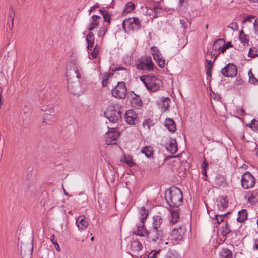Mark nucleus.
<instances>
[{"label": "nucleus", "instance_id": "1", "mask_svg": "<svg viewBox=\"0 0 258 258\" xmlns=\"http://www.w3.org/2000/svg\"><path fill=\"white\" fill-rule=\"evenodd\" d=\"M82 74V68L79 66H74L67 69L66 75L67 78V88L68 91L74 95H79L81 92L79 79Z\"/></svg>", "mask_w": 258, "mask_h": 258}, {"label": "nucleus", "instance_id": "2", "mask_svg": "<svg viewBox=\"0 0 258 258\" xmlns=\"http://www.w3.org/2000/svg\"><path fill=\"white\" fill-rule=\"evenodd\" d=\"M168 204L171 207H178L183 202V195L180 189L178 187L171 188L165 196Z\"/></svg>", "mask_w": 258, "mask_h": 258}, {"label": "nucleus", "instance_id": "3", "mask_svg": "<svg viewBox=\"0 0 258 258\" xmlns=\"http://www.w3.org/2000/svg\"><path fill=\"white\" fill-rule=\"evenodd\" d=\"M140 79L145 84L147 90L152 92L159 90L162 84L161 80L154 75H142L140 77Z\"/></svg>", "mask_w": 258, "mask_h": 258}, {"label": "nucleus", "instance_id": "4", "mask_svg": "<svg viewBox=\"0 0 258 258\" xmlns=\"http://www.w3.org/2000/svg\"><path fill=\"white\" fill-rule=\"evenodd\" d=\"M104 115L109 121L117 123L122 117V112L119 107L113 105L108 106L104 112Z\"/></svg>", "mask_w": 258, "mask_h": 258}, {"label": "nucleus", "instance_id": "5", "mask_svg": "<svg viewBox=\"0 0 258 258\" xmlns=\"http://www.w3.org/2000/svg\"><path fill=\"white\" fill-rule=\"evenodd\" d=\"M141 21L137 17L126 18L122 23V28L125 32L137 31L141 28Z\"/></svg>", "mask_w": 258, "mask_h": 258}, {"label": "nucleus", "instance_id": "6", "mask_svg": "<svg viewBox=\"0 0 258 258\" xmlns=\"http://www.w3.org/2000/svg\"><path fill=\"white\" fill-rule=\"evenodd\" d=\"M166 233L162 229H151L150 231L148 239L150 243H160L165 237Z\"/></svg>", "mask_w": 258, "mask_h": 258}, {"label": "nucleus", "instance_id": "7", "mask_svg": "<svg viewBox=\"0 0 258 258\" xmlns=\"http://www.w3.org/2000/svg\"><path fill=\"white\" fill-rule=\"evenodd\" d=\"M186 232V228L184 225L174 228L171 234V240L177 242L182 241L185 235Z\"/></svg>", "mask_w": 258, "mask_h": 258}, {"label": "nucleus", "instance_id": "8", "mask_svg": "<svg viewBox=\"0 0 258 258\" xmlns=\"http://www.w3.org/2000/svg\"><path fill=\"white\" fill-rule=\"evenodd\" d=\"M241 186L245 189L252 188L255 184V177L248 171H246L241 177Z\"/></svg>", "mask_w": 258, "mask_h": 258}, {"label": "nucleus", "instance_id": "9", "mask_svg": "<svg viewBox=\"0 0 258 258\" xmlns=\"http://www.w3.org/2000/svg\"><path fill=\"white\" fill-rule=\"evenodd\" d=\"M126 92L125 83L123 81L118 82L117 85L112 90L113 96L120 99L125 98Z\"/></svg>", "mask_w": 258, "mask_h": 258}, {"label": "nucleus", "instance_id": "10", "mask_svg": "<svg viewBox=\"0 0 258 258\" xmlns=\"http://www.w3.org/2000/svg\"><path fill=\"white\" fill-rule=\"evenodd\" d=\"M119 133L115 127L109 128V131L106 134L105 141L107 145L115 144Z\"/></svg>", "mask_w": 258, "mask_h": 258}, {"label": "nucleus", "instance_id": "11", "mask_svg": "<svg viewBox=\"0 0 258 258\" xmlns=\"http://www.w3.org/2000/svg\"><path fill=\"white\" fill-rule=\"evenodd\" d=\"M154 64L150 56H147L143 59L137 66L138 69L151 71L153 70Z\"/></svg>", "mask_w": 258, "mask_h": 258}, {"label": "nucleus", "instance_id": "12", "mask_svg": "<svg viewBox=\"0 0 258 258\" xmlns=\"http://www.w3.org/2000/svg\"><path fill=\"white\" fill-rule=\"evenodd\" d=\"M41 111L44 112L42 114L44 117L43 122L54 118L55 110L52 106H43L41 108Z\"/></svg>", "mask_w": 258, "mask_h": 258}, {"label": "nucleus", "instance_id": "13", "mask_svg": "<svg viewBox=\"0 0 258 258\" xmlns=\"http://www.w3.org/2000/svg\"><path fill=\"white\" fill-rule=\"evenodd\" d=\"M152 51L153 57L157 64L161 68H164L165 61L157 47L152 46L151 48Z\"/></svg>", "mask_w": 258, "mask_h": 258}, {"label": "nucleus", "instance_id": "14", "mask_svg": "<svg viewBox=\"0 0 258 258\" xmlns=\"http://www.w3.org/2000/svg\"><path fill=\"white\" fill-rule=\"evenodd\" d=\"M221 73L226 77H233L237 73V69L236 66L233 64H228L221 70Z\"/></svg>", "mask_w": 258, "mask_h": 258}, {"label": "nucleus", "instance_id": "15", "mask_svg": "<svg viewBox=\"0 0 258 258\" xmlns=\"http://www.w3.org/2000/svg\"><path fill=\"white\" fill-rule=\"evenodd\" d=\"M125 121L130 125H135L138 122L137 114L132 110L126 111L124 114Z\"/></svg>", "mask_w": 258, "mask_h": 258}, {"label": "nucleus", "instance_id": "16", "mask_svg": "<svg viewBox=\"0 0 258 258\" xmlns=\"http://www.w3.org/2000/svg\"><path fill=\"white\" fill-rule=\"evenodd\" d=\"M225 42V40L223 38H219L216 40L212 46V51L211 52V55L215 56L214 61L216 59V57L219 55V51L221 50V46L222 44Z\"/></svg>", "mask_w": 258, "mask_h": 258}, {"label": "nucleus", "instance_id": "17", "mask_svg": "<svg viewBox=\"0 0 258 258\" xmlns=\"http://www.w3.org/2000/svg\"><path fill=\"white\" fill-rule=\"evenodd\" d=\"M76 224L79 229L82 230L86 229L88 226L87 219L84 215H80L76 219Z\"/></svg>", "mask_w": 258, "mask_h": 258}, {"label": "nucleus", "instance_id": "18", "mask_svg": "<svg viewBox=\"0 0 258 258\" xmlns=\"http://www.w3.org/2000/svg\"><path fill=\"white\" fill-rule=\"evenodd\" d=\"M245 197L247 199L248 202L250 203L255 204L258 203V189L247 192Z\"/></svg>", "mask_w": 258, "mask_h": 258}, {"label": "nucleus", "instance_id": "19", "mask_svg": "<svg viewBox=\"0 0 258 258\" xmlns=\"http://www.w3.org/2000/svg\"><path fill=\"white\" fill-rule=\"evenodd\" d=\"M100 18L101 17L98 15H93L91 17L90 23L87 27V29L89 31H92L96 28L99 25Z\"/></svg>", "mask_w": 258, "mask_h": 258}, {"label": "nucleus", "instance_id": "20", "mask_svg": "<svg viewBox=\"0 0 258 258\" xmlns=\"http://www.w3.org/2000/svg\"><path fill=\"white\" fill-rule=\"evenodd\" d=\"M163 222V219L161 216L156 215L153 217L152 229H159Z\"/></svg>", "mask_w": 258, "mask_h": 258}, {"label": "nucleus", "instance_id": "21", "mask_svg": "<svg viewBox=\"0 0 258 258\" xmlns=\"http://www.w3.org/2000/svg\"><path fill=\"white\" fill-rule=\"evenodd\" d=\"M143 246L141 243L138 240H134L131 242V251L139 255V252L142 249Z\"/></svg>", "mask_w": 258, "mask_h": 258}, {"label": "nucleus", "instance_id": "22", "mask_svg": "<svg viewBox=\"0 0 258 258\" xmlns=\"http://www.w3.org/2000/svg\"><path fill=\"white\" fill-rule=\"evenodd\" d=\"M150 231H148L145 227L144 223L141 226H137V230L135 231V234L140 236L148 237Z\"/></svg>", "mask_w": 258, "mask_h": 258}, {"label": "nucleus", "instance_id": "23", "mask_svg": "<svg viewBox=\"0 0 258 258\" xmlns=\"http://www.w3.org/2000/svg\"><path fill=\"white\" fill-rule=\"evenodd\" d=\"M166 149L171 154H175L177 152L178 148L175 139H172L170 141V142L166 147Z\"/></svg>", "mask_w": 258, "mask_h": 258}, {"label": "nucleus", "instance_id": "24", "mask_svg": "<svg viewBox=\"0 0 258 258\" xmlns=\"http://www.w3.org/2000/svg\"><path fill=\"white\" fill-rule=\"evenodd\" d=\"M27 245H21L20 248V252L21 254L23 253L24 255H31L33 253V246L32 244L30 243L28 245V248L26 249Z\"/></svg>", "mask_w": 258, "mask_h": 258}, {"label": "nucleus", "instance_id": "25", "mask_svg": "<svg viewBox=\"0 0 258 258\" xmlns=\"http://www.w3.org/2000/svg\"><path fill=\"white\" fill-rule=\"evenodd\" d=\"M239 40L243 46H246L249 45V37L248 35L244 33L243 30L240 32Z\"/></svg>", "mask_w": 258, "mask_h": 258}, {"label": "nucleus", "instance_id": "26", "mask_svg": "<svg viewBox=\"0 0 258 258\" xmlns=\"http://www.w3.org/2000/svg\"><path fill=\"white\" fill-rule=\"evenodd\" d=\"M165 125L171 132H174L176 129L174 120L170 118H167L165 121Z\"/></svg>", "mask_w": 258, "mask_h": 258}, {"label": "nucleus", "instance_id": "27", "mask_svg": "<svg viewBox=\"0 0 258 258\" xmlns=\"http://www.w3.org/2000/svg\"><path fill=\"white\" fill-rule=\"evenodd\" d=\"M136 97H134L131 102L132 106L134 108H139L142 105V101L141 98L135 94Z\"/></svg>", "mask_w": 258, "mask_h": 258}, {"label": "nucleus", "instance_id": "28", "mask_svg": "<svg viewBox=\"0 0 258 258\" xmlns=\"http://www.w3.org/2000/svg\"><path fill=\"white\" fill-rule=\"evenodd\" d=\"M247 212L246 210L242 209L238 213L237 220L238 222H243L247 219Z\"/></svg>", "mask_w": 258, "mask_h": 258}, {"label": "nucleus", "instance_id": "29", "mask_svg": "<svg viewBox=\"0 0 258 258\" xmlns=\"http://www.w3.org/2000/svg\"><path fill=\"white\" fill-rule=\"evenodd\" d=\"M149 214V211L147 209L145 208L144 207H142L140 210V221L142 223H144L146 220L147 217Z\"/></svg>", "mask_w": 258, "mask_h": 258}, {"label": "nucleus", "instance_id": "30", "mask_svg": "<svg viewBox=\"0 0 258 258\" xmlns=\"http://www.w3.org/2000/svg\"><path fill=\"white\" fill-rule=\"evenodd\" d=\"M220 255L221 258H233L232 251L228 248H223Z\"/></svg>", "mask_w": 258, "mask_h": 258}, {"label": "nucleus", "instance_id": "31", "mask_svg": "<svg viewBox=\"0 0 258 258\" xmlns=\"http://www.w3.org/2000/svg\"><path fill=\"white\" fill-rule=\"evenodd\" d=\"M228 206V203L224 198L220 199L217 204V207L219 210L223 211Z\"/></svg>", "mask_w": 258, "mask_h": 258}, {"label": "nucleus", "instance_id": "32", "mask_svg": "<svg viewBox=\"0 0 258 258\" xmlns=\"http://www.w3.org/2000/svg\"><path fill=\"white\" fill-rule=\"evenodd\" d=\"M141 152L144 154L147 158H150L153 155V151L152 148L149 146H146L142 150Z\"/></svg>", "mask_w": 258, "mask_h": 258}, {"label": "nucleus", "instance_id": "33", "mask_svg": "<svg viewBox=\"0 0 258 258\" xmlns=\"http://www.w3.org/2000/svg\"><path fill=\"white\" fill-rule=\"evenodd\" d=\"M188 0H179V4L178 5V11H185L187 9L188 3Z\"/></svg>", "mask_w": 258, "mask_h": 258}, {"label": "nucleus", "instance_id": "34", "mask_svg": "<svg viewBox=\"0 0 258 258\" xmlns=\"http://www.w3.org/2000/svg\"><path fill=\"white\" fill-rule=\"evenodd\" d=\"M135 5L132 2H128L123 10L124 13H128L132 12L135 8Z\"/></svg>", "mask_w": 258, "mask_h": 258}, {"label": "nucleus", "instance_id": "35", "mask_svg": "<svg viewBox=\"0 0 258 258\" xmlns=\"http://www.w3.org/2000/svg\"><path fill=\"white\" fill-rule=\"evenodd\" d=\"M171 216L170 222L173 224L176 223L179 218L178 213L176 211H172L171 212Z\"/></svg>", "mask_w": 258, "mask_h": 258}, {"label": "nucleus", "instance_id": "36", "mask_svg": "<svg viewBox=\"0 0 258 258\" xmlns=\"http://www.w3.org/2000/svg\"><path fill=\"white\" fill-rule=\"evenodd\" d=\"M248 75L249 83L254 85H258V80L254 77V75L252 72L251 69L249 71Z\"/></svg>", "mask_w": 258, "mask_h": 258}, {"label": "nucleus", "instance_id": "37", "mask_svg": "<svg viewBox=\"0 0 258 258\" xmlns=\"http://www.w3.org/2000/svg\"><path fill=\"white\" fill-rule=\"evenodd\" d=\"M229 212H227V213H224V214H216L215 215V217L216 218V221H217V223L220 224L222 221H223L225 217L228 214H229Z\"/></svg>", "mask_w": 258, "mask_h": 258}, {"label": "nucleus", "instance_id": "38", "mask_svg": "<svg viewBox=\"0 0 258 258\" xmlns=\"http://www.w3.org/2000/svg\"><path fill=\"white\" fill-rule=\"evenodd\" d=\"M153 125V121L150 119H145L143 122V126L144 128H147L148 130H150L151 127Z\"/></svg>", "mask_w": 258, "mask_h": 258}, {"label": "nucleus", "instance_id": "39", "mask_svg": "<svg viewBox=\"0 0 258 258\" xmlns=\"http://www.w3.org/2000/svg\"><path fill=\"white\" fill-rule=\"evenodd\" d=\"M107 31V28L106 26H103L100 27L97 35L99 37L103 38Z\"/></svg>", "mask_w": 258, "mask_h": 258}, {"label": "nucleus", "instance_id": "40", "mask_svg": "<svg viewBox=\"0 0 258 258\" xmlns=\"http://www.w3.org/2000/svg\"><path fill=\"white\" fill-rule=\"evenodd\" d=\"M162 102V107L164 108V111H166L170 106V99L169 97L163 98Z\"/></svg>", "mask_w": 258, "mask_h": 258}, {"label": "nucleus", "instance_id": "41", "mask_svg": "<svg viewBox=\"0 0 258 258\" xmlns=\"http://www.w3.org/2000/svg\"><path fill=\"white\" fill-rule=\"evenodd\" d=\"M231 232V230L230 229L229 226H228L227 223L225 224L224 226L222 227V230L221 231V234L224 237H226L227 235Z\"/></svg>", "mask_w": 258, "mask_h": 258}, {"label": "nucleus", "instance_id": "42", "mask_svg": "<svg viewBox=\"0 0 258 258\" xmlns=\"http://www.w3.org/2000/svg\"><path fill=\"white\" fill-rule=\"evenodd\" d=\"M153 9L155 14V16H159L161 14V8L160 7L158 3L154 4Z\"/></svg>", "mask_w": 258, "mask_h": 258}, {"label": "nucleus", "instance_id": "43", "mask_svg": "<svg viewBox=\"0 0 258 258\" xmlns=\"http://www.w3.org/2000/svg\"><path fill=\"white\" fill-rule=\"evenodd\" d=\"M86 40L87 43L94 44V35L92 32H89L86 36Z\"/></svg>", "mask_w": 258, "mask_h": 258}, {"label": "nucleus", "instance_id": "44", "mask_svg": "<svg viewBox=\"0 0 258 258\" xmlns=\"http://www.w3.org/2000/svg\"><path fill=\"white\" fill-rule=\"evenodd\" d=\"M99 51V46L98 45H96L94 47L92 51L91 52L90 54L93 58H97L98 53Z\"/></svg>", "mask_w": 258, "mask_h": 258}, {"label": "nucleus", "instance_id": "45", "mask_svg": "<svg viewBox=\"0 0 258 258\" xmlns=\"http://www.w3.org/2000/svg\"><path fill=\"white\" fill-rule=\"evenodd\" d=\"M224 43V44H222V46L221 47V52L222 53H224L226 51V50L229 48L232 47V45H231L230 42H228L226 43H225V42Z\"/></svg>", "mask_w": 258, "mask_h": 258}, {"label": "nucleus", "instance_id": "46", "mask_svg": "<svg viewBox=\"0 0 258 258\" xmlns=\"http://www.w3.org/2000/svg\"><path fill=\"white\" fill-rule=\"evenodd\" d=\"M50 239L51 241V242L53 243V244H54V246H55V247L56 248V250L58 252H59L60 251V246H59L58 243H57V242L55 240V236H54V235H53V234L51 235L50 236Z\"/></svg>", "mask_w": 258, "mask_h": 258}, {"label": "nucleus", "instance_id": "47", "mask_svg": "<svg viewBox=\"0 0 258 258\" xmlns=\"http://www.w3.org/2000/svg\"><path fill=\"white\" fill-rule=\"evenodd\" d=\"M248 55L249 57L254 58L256 56H258V51L254 49L250 48Z\"/></svg>", "mask_w": 258, "mask_h": 258}, {"label": "nucleus", "instance_id": "48", "mask_svg": "<svg viewBox=\"0 0 258 258\" xmlns=\"http://www.w3.org/2000/svg\"><path fill=\"white\" fill-rule=\"evenodd\" d=\"M102 16L103 17L104 21L107 22L108 23H110L111 16L108 11H107L106 13L102 15Z\"/></svg>", "mask_w": 258, "mask_h": 258}, {"label": "nucleus", "instance_id": "49", "mask_svg": "<svg viewBox=\"0 0 258 258\" xmlns=\"http://www.w3.org/2000/svg\"><path fill=\"white\" fill-rule=\"evenodd\" d=\"M228 27L232 29L233 31H237L238 29V25L237 22H233L231 23L228 26Z\"/></svg>", "mask_w": 258, "mask_h": 258}, {"label": "nucleus", "instance_id": "50", "mask_svg": "<svg viewBox=\"0 0 258 258\" xmlns=\"http://www.w3.org/2000/svg\"><path fill=\"white\" fill-rule=\"evenodd\" d=\"M44 253H46L47 254V256H44L43 255H42V258H51V257L54 255V252L49 250V249H45L43 251Z\"/></svg>", "mask_w": 258, "mask_h": 258}, {"label": "nucleus", "instance_id": "51", "mask_svg": "<svg viewBox=\"0 0 258 258\" xmlns=\"http://www.w3.org/2000/svg\"><path fill=\"white\" fill-rule=\"evenodd\" d=\"M253 31L254 34L258 36V18L253 22Z\"/></svg>", "mask_w": 258, "mask_h": 258}, {"label": "nucleus", "instance_id": "52", "mask_svg": "<svg viewBox=\"0 0 258 258\" xmlns=\"http://www.w3.org/2000/svg\"><path fill=\"white\" fill-rule=\"evenodd\" d=\"M207 166H208V164L207 163H206L205 161H204L202 165V174L204 175L205 176H207L206 168Z\"/></svg>", "mask_w": 258, "mask_h": 258}, {"label": "nucleus", "instance_id": "53", "mask_svg": "<svg viewBox=\"0 0 258 258\" xmlns=\"http://www.w3.org/2000/svg\"><path fill=\"white\" fill-rule=\"evenodd\" d=\"M253 131L258 133V120L254 119H253Z\"/></svg>", "mask_w": 258, "mask_h": 258}, {"label": "nucleus", "instance_id": "54", "mask_svg": "<svg viewBox=\"0 0 258 258\" xmlns=\"http://www.w3.org/2000/svg\"><path fill=\"white\" fill-rule=\"evenodd\" d=\"M254 18V16L253 15H248V16L245 17L244 18L242 22L243 23H245V22H248V21H250V22L251 19H253Z\"/></svg>", "mask_w": 258, "mask_h": 258}, {"label": "nucleus", "instance_id": "55", "mask_svg": "<svg viewBox=\"0 0 258 258\" xmlns=\"http://www.w3.org/2000/svg\"><path fill=\"white\" fill-rule=\"evenodd\" d=\"M166 258H179L177 254L174 252H169L167 254Z\"/></svg>", "mask_w": 258, "mask_h": 258}, {"label": "nucleus", "instance_id": "56", "mask_svg": "<svg viewBox=\"0 0 258 258\" xmlns=\"http://www.w3.org/2000/svg\"><path fill=\"white\" fill-rule=\"evenodd\" d=\"M180 23L182 26V27L184 29H186L187 28V22L183 19L180 20Z\"/></svg>", "mask_w": 258, "mask_h": 258}, {"label": "nucleus", "instance_id": "57", "mask_svg": "<svg viewBox=\"0 0 258 258\" xmlns=\"http://www.w3.org/2000/svg\"><path fill=\"white\" fill-rule=\"evenodd\" d=\"M14 16V12L13 11V9L11 8L10 12H9V17L10 18L11 21H12V23L13 22Z\"/></svg>", "mask_w": 258, "mask_h": 258}, {"label": "nucleus", "instance_id": "58", "mask_svg": "<svg viewBox=\"0 0 258 258\" xmlns=\"http://www.w3.org/2000/svg\"><path fill=\"white\" fill-rule=\"evenodd\" d=\"M107 77H105L103 78L102 81V84L103 87H106L107 85Z\"/></svg>", "mask_w": 258, "mask_h": 258}, {"label": "nucleus", "instance_id": "59", "mask_svg": "<svg viewBox=\"0 0 258 258\" xmlns=\"http://www.w3.org/2000/svg\"><path fill=\"white\" fill-rule=\"evenodd\" d=\"M125 163L130 167L133 166L135 164L134 162L129 159H126Z\"/></svg>", "mask_w": 258, "mask_h": 258}, {"label": "nucleus", "instance_id": "60", "mask_svg": "<svg viewBox=\"0 0 258 258\" xmlns=\"http://www.w3.org/2000/svg\"><path fill=\"white\" fill-rule=\"evenodd\" d=\"M99 7V5H98V3L96 4L95 5H94L93 6H92V7H91L90 9L89 10V14H91V13L92 12V11L95 9V8H98Z\"/></svg>", "mask_w": 258, "mask_h": 258}, {"label": "nucleus", "instance_id": "61", "mask_svg": "<svg viewBox=\"0 0 258 258\" xmlns=\"http://www.w3.org/2000/svg\"><path fill=\"white\" fill-rule=\"evenodd\" d=\"M207 75L208 76L211 77V67L207 68Z\"/></svg>", "mask_w": 258, "mask_h": 258}, {"label": "nucleus", "instance_id": "62", "mask_svg": "<svg viewBox=\"0 0 258 258\" xmlns=\"http://www.w3.org/2000/svg\"><path fill=\"white\" fill-rule=\"evenodd\" d=\"M206 62H207V68H208V67H211V68H212V60H206Z\"/></svg>", "mask_w": 258, "mask_h": 258}, {"label": "nucleus", "instance_id": "63", "mask_svg": "<svg viewBox=\"0 0 258 258\" xmlns=\"http://www.w3.org/2000/svg\"><path fill=\"white\" fill-rule=\"evenodd\" d=\"M125 68L123 67H116L115 68V69H114L113 70V71L115 72L116 71H119V70H125Z\"/></svg>", "mask_w": 258, "mask_h": 258}, {"label": "nucleus", "instance_id": "64", "mask_svg": "<svg viewBox=\"0 0 258 258\" xmlns=\"http://www.w3.org/2000/svg\"><path fill=\"white\" fill-rule=\"evenodd\" d=\"M254 248H255L258 250V239L254 240V245L253 246Z\"/></svg>", "mask_w": 258, "mask_h": 258}]
</instances>
